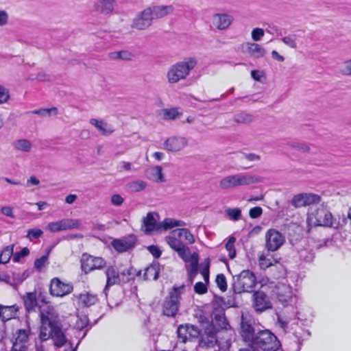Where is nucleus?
Segmentation results:
<instances>
[{
	"instance_id": "obj_9",
	"label": "nucleus",
	"mask_w": 351,
	"mask_h": 351,
	"mask_svg": "<svg viewBox=\"0 0 351 351\" xmlns=\"http://www.w3.org/2000/svg\"><path fill=\"white\" fill-rule=\"evenodd\" d=\"M136 243V236L131 234L121 239H113L111 241V245L119 253H123L133 249Z\"/></svg>"
},
{
	"instance_id": "obj_51",
	"label": "nucleus",
	"mask_w": 351,
	"mask_h": 351,
	"mask_svg": "<svg viewBox=\"0 0 351 351\" xmlns=\"http://www.w3.org/2000/svg\"><path fill=\"white\" fill-rule=\"evenodd\" d=\"M219 186L221 189H230L232 187H236L234 185V181L233 180L232 176H228L221 180L219 182Z\"/></svg>"
},
{
	"instance_id": "obj_27",
	"label": "nucleus",
	"mask_w": 351,
	"mask_h": 351,
	"mask_svg": "<svg viewBox=\"0 0 351 351\" xmlns=\"http://www.w3.org/2000/svg\"><path fill=\"white\" fill-rule=\"evenodd\" d=\"M90 123L95 126L101 134L105 136L112 134L114 131V130L107 123L102 120L99 121L93 118L90 120Z\"/></svg>"
},
{
	"instance_id": "obj_45",
	"label": "nucleus",
	"mask_w": 351,
	"mask_h": 351,
	"mask_svg": "<svg viewBox=\"0 0 351 351\" xmlns=\"http://www.w3.org/2000/svg\"><path fill=\"white\" fill-rule=\"evenodd\" d=\"M151 171H152L153 180L154 181L156 182H165L166 181L160 166H156Z\"/></svg>"
},
{
	"instance_id": "obj_53",
	"label": "nucleus",
	"mask_w": 351,
	"mask_h": 351,
	"mask_svg": "<svg viewBox=\"0 0 351 351\" xmlns=\"http://www.w3.org/2000/svg\"><path fill=\"white\" fill-rule=\"evenodd\" d=\"M158 231L168 230L173 228V219L166 218L162 222L158 223Z\"/></svg>"
},
{
	"instance_id": "obj_7",
	"label": "nucleus",
	"mask_w": 351,
	"mask_h": 351,
	"mask_svg": "<svg viewBox=\"0 0 351 351\" xmlns=\"http://www.w3.org/2000/svg\"><path fill=\"white\" fill-rule=\"evenodd\" d=\"M255 319L250 314L242 313L239 324V333L242 340L250 346L256 336L257 330L254 327Z\"/></svg>"
},
{
	"instance_id": "obj_34",
	"label": "nucleus",
	"mask_w": 351,
	"mask_h": 351,
	"mask_svg": "<svg viewBox=\"0 0 351 351\" xmlns=\"http://www.w3.org/2000/svg\"><path fill=\"white\" fill-rule=\"evenodd\" d=\"M62 230L80 228L81 223L78 219H63L59 221Z\"/></svg>"
},
{
	"instance_id": "obj_56",
	"label": "nucleus",
	"mask_w": 351,
	"mask_h": 351,
	"mask_svg": "<svg viewBox=\"0 0 351 351\" xmlns=\"http://www.w3.org/2000/svg\"><path fill=\"white\" fill-rule=\"evenodd\" d=\"M202 330L197 326L189 324V337L191 339H196L201 335Z\"/></svg>"
},
{
	"instance_id": "obj_20",
	"label": "nucleus",
	"mask_w": 351,
	"mask_h": 351,
	"mask_svg": "<svg viewBox=\"0 0 351 351\" xmlns=\"http://www.w3.org/2000/svg\"><path fill=\"white\" fill-rule=\"evenodd\" d=\"M25 311L28 313L36 311V307L40 306L38 304L37 295L36 291L27 292L22 296Z\"/></svg>"
},
{
	"instance_id": "obj_48",
	"label": "nucleus",
	"mask_w": 351,
	"mask_h": 351,
	"mask_svg": "<svg viewBox=\"0 0 351 351\" xmlns=\"http://www.w3.org/2000/svg\"><path fill=\"white\" fill-rule=\"evenodd\" d=\"M30 252L27 247H24L19 252H13L12 260L15 263H19L21 260L29 254Z\"/></svg>"
},
{
	"instance_id": "obj_54",
	"label": "nucleus",
	"mask_w": 351,
	"mask_h": 351,
	"mask_svg": "<svg viewBox=\"0 0 351 351\" xmlns=\"http://www.w3.org/2000/svg\"><path fill=\"white\" fill-rule=\"evenodd\" d=\"M296 35L291 34L282 38V41L287 46L293 48H297V44L295 42Z\"/></svg>"
},
{
	"instance_id": "obj_30",
	"label": "nucleus",
	"mask_w": 351,
	"mask_h": 351,
	"mask_svg": "<svg viewBox=\"0 0 351 351\" xmlns=\"http://www.w3.org/2000/svg\"><path fill=\"white\" fill-rule=\"evenodd\" d=\"M240 178L241 186L250 185L254 183H258L263 182L264 178L260 176L249 175V174H239Z\"/></svg>"
},
{
	"instance_id": "obj_46",
	"label": "nucleus",
	"mask_w": 351,
	"mask_h": 351,
	"mask_svg": "<svg viewBox=\"0 0 351 351\" xmlns=\"http://www.w3.org/2000/svg\"><path fill=\"white\" fill-rule=\"evenodd\" d=\"M177 333L178 339H181L182 342L186 343L188 340L187 335H189V324L180 325L177 330Z\"/></svg>"
},
{
	"instance_id": "obj_14",
	"label": "nucleus",
	"mask_w": 351,
	"mask_h": 351,
	"mask_svg": "<svg viewBox=\"0 0 351 351\" xmlns=\"http://www.w3.org/2000/svg\"><path fill=\"white\" fill-rule=\"evenodd\" d=\"M253 308L257 313H262L271 308V302L267 294L263 291H253Z\"/></svg>"
},
{
	"instance_id": "obj_40",
	"label": "nucleus",
	"mask_w": 351,
	"mask_h": 351,
	"mask_svg": "<svg viewBox=\"0 0 351 351\" xmlns=\"http://www.w3.org/2000/svg\"><path fill=\"white\" fill-rule=\"evenodd\" d=\"M287 145L302 153H308L311 151L309 145L304 142H289Z\"/></svg>"
},
{
	"instance_id": "obj_64",
	"label": "nucleus",
	"mask_w": 351,
	"mask_h": 351,
	"mask_svg": "<svg viewBox=\"0 0 351 351\" xmlns=\"http://www.w3.org/2000/svg\"><path fill=\"white\" fill-rule=\"evenodd\" d=\"M165 115L168 119L173 120L176 118L178 115V111L177 108L165 109Z\"/></svg>"
},
{
	"instance_id": "obj_31",
	"label": "nucleus",
	"mask_w": 351,
	"mask_h": 351,
	"mask_svg": "<svg viewBox=\"0 0 351 351\" xmlns=\"http://www.w3.org/2000/svg\"><path fill=\"white\" fill-rule=\"evenodd\" d=\"M78 298L84 307H89L95 304L98 300L97 295L88 292L86 294L80 293Z\"/></svg>"
},
{
	"instance_id": "obj_19",
	"label": "nucleus",
	"mask_w": 351,
	"mask_h": 351,
	"mask_svg": "<svg viewBox=\"0 0 351 351\" xmlns=\"http://www.w3.org/2000/svg\"><path fill=\"white\" fill-rule=\"evenodd\" d=\"M161 269H164V266L161 265L158 261H153L149 266L145 267L143 276V280H149L150 277H152L154 280H157L159 278Z\"/></svg>"
},
{
	"instance_id": "obj_15",
	"label": "nucleus",
	"mask_w": 351,
	"mask_h": 351,
	"mask_svg": "<svg viewBox=\"0 0 351 351\" xmlns=\"http://www.w3.org/2000/svg\"><path fill=\"white\" fill-rule=\"evenodd\" d=\"M29 333V327H28V330L19 329L16 331L17 337L13 341L11 351H27V346L25 345V343L28 341Z\"/></svg>"
},
{
	"instance_id": "obj_1",
	"label": "nucleus",
	"mask_w": 351,
	"mask_h": 351,
	"mask_svg": "<svg viewBox=\"0 0 351 351\" xmlns=\"http://www.w3.org/2000/svg\"><path fill=\"white\" fill-rule=\"evenodd\" d=\"M173 11L174 8L171 5L149 6L136 16L131 26L138 30L146 29L152 26L154 20L162 19Z\"/></svg>"
},
{
	"instance_id": "obj_32",
	"label": "nucleus",
	"mask_w": 351,
	"mask_h": 351,
	"mask_svg": "<svg viewBox=\"0 0 351 351\" xmlns=\"http://www.w3.org/2000/svg\"><path fill=\"white\" fill-rule=\"evenodd\" d=\"M247 51L256 58H262L265 54V49L257 43H248Z\"/></svg>"
},
{
	"instance_id": "obj_62",
	"label": "nucleus",
	"mask_w": 351,
	"mask_h": 351,
	"mask_svg": "<svg viewBox=\"0 0 351 351\" xmlns=\"http://www.w3.org/2000/svg\"><path fill=\"white\" fill-rule=\"evenodd\" d=\"M264 36V30L261 28L256 27L252 32V38L254 41H259Z\"/></svg>"
},
{
	"instance_id": "obj_10",
	"label": "nucleus",
	"mask_w": 351,
	"mask_h": 351,
	"mask_svg": "<svg viewBox=\"0 0 351 351\" xmlns=\"http://www.w3.org/2000/svg\"><path fill=\"white\" fill-rule=\"evenodd\" d=\"M73 286L71 283H64L58 278L51 279L49 286V293L55 297H63L71 293Z\"/></svg>"
},
{
	"instance_id": "obj_22",
	"label": "nucleus",
	"mask_w": 351,
	"mask_h": 351,
	"mask_svg": "<svg viewBox=\"0 0 351 351\" xmlns=\"http://www.w3.org/2000/svg\"><path fill=\"white\" fill-rule=\"evenodd\" d=\"M115 0H98L94 5L95 11L101 14H110L112 12Z\"/></svg>"
},
{
	"instance_id": "obj_47",
	"label": "nucleus",
	"mask_w": 351,
	"mask_h": 351,
	"mask_svg": "<svg viewBox=\"0 0 351 351\" xmlns=\"http://www.w3.org/2000/svg\"><path fill=\"white\" fill-rule=\"evenodd\" d=\"M215 282L217 287L222 291L225 292L228 289L227 280L226 276L223 274H219L215 278Z\"/></svg>"
},
{
	"instance_id": "obj_61",
	"label": "nucleus",
	"mask_w": 351,
	"mask_h": 351,
	"mask_svg": "<svg viewBox=\"0 0 351 351\" xmlns=\"http://www.w3.org/2000/svg\"><path fill=\"white\" fill-rule=\"evenodd\" d=\"M263 214V208L261 206L252 208L249 211V215L252 219H257Z\"/></svg>"
},
{
	"instance_id": "obj_57",
	"label": "nucleus",
	"mask_w": 351,
	"mask_h": 351,
	"mask_svg": "<svg viewBox=\"0 0 351 351\" xmlns=\"http://www.w3.org/2000/svg\"><path fill=\"white\" fill-rule=\"evenodd\" d=\"M10 97V96L8 89L3 85H0V104L8 102Z\"/></svg>"
},
{
	"instance_id": "obj_35",
	"label": "nucleus",
	"mask_w": 351,
	"mask_h": 351,
	"mask_svg": "<svg viewBox=\"0 0 351 351\" xmlns=\"http://www.w3.org/2000/svg\"><path fill=\"white\" fill-rule=\"evenodd\" d=\"M109 57L112 60L119 59L129 61L134 57V55L129 51L123 50L110 53Z\"/></svg>"
},
{
	"instance_id": "obj_42",
	"label": "nucleus",
	"mask_w": 351,
	"mask_h": 351,
	"mask_svg": "<svg viewBox=\"0 0 351 351\" xmlns=\"http://www.w3.org/2000/svg\"><path fill=\"white\" fill-rule=\"evenodd\" d=\"M58 108L52 107L51 108H40L31 112L34 114L40 115L42 117H50L51 114L56 115L58 114Z\"/></svg>"
},
{
	"instance_id": "obj_8",
	"label": "nucleus",
	"mask_w": 351,
	"mask_h": 351,
	"mask_svg": "<svg viewBox=\"0 0 351 351\" xmlns=\"http://www.w3.org/2000/svg\"><path fill=\"white\" fill-rule=\"evenodd\" d=\"M81 268L84 274H88L94 269H100L106 265V261L101 257H95L86 253L82 254Z\"/></svg>"
},
{
	"instance_id": "obj_13",
	"label": "nucleus",
	"mask_w": 351,
	"mask_h": 351,
	"mask_svg": "<svg viewBox=\"0 0 351 351\" xmlns=\"http://www.w3.org/2000/svg\"><path fill=\"white\" fill-rule=\"evenodd\" d=\"M166 241L169 245L175 250L178 256L186 263L189 262V258L188 254L190 253L189 247L183 243V241L178 239L173 236H167L166 237Z\"/></svg>"
},
{
	"instance_id": "obj_50",
	"label": "nucleus",
	"mask_w": 351,
	"mask_h": 351,
	"mask_svg": "<svg viewBox=\"0 0 351 351\" xmlns=\"http://www.w3.org/2000/svg\"><path fill=\"white\" fill-rule=\"evenodd\" d=\"M236 278L237 280L232 283L230 292L232 291L234 294H240L243 292H247V289L242 285V283L241 280L238 279V277Z\"/></svg>"
},
{
	"instance_id": "obj_24",
	"label": "nucleus",
	"mask_w": 351,
	"mask_h": 351,
	"mask_svg": "<svg viewBox=\"0 0 351 351\" xmlns=\"http://www.w3.org/2000/svg\"><path fill=\"white\" fill-rule=\"evenodd\" d=\"M107 277V287L121 283V274L114 267H108L106 271Z\"/></svg>"
},
{
	"instance_id": "obj_21",
	"label": "nucleus",
	"mask_w": 351,
	"mask_h": 351,
	"mask_svg": "<svg viewBox=\"0 0 351 351\" xmlns=\"http://www.w3.org/2000/svg\"><path fill=\"white\" fill-rule=\"evenodd\" d=\"M39 317L40 318V322L43 325H48L50 328L51 331L49 333H53L56 331H58L62 329V326L59 322L58 314L55 315V316L52 317H49L48 315H45L44 312L41 311Z\"/></svg>"
},
{
	"instance_id": "obj_25",
	"label": "nucleus",
	"mask_w": 351,
	"mask_h": 351,
	"mask_svg": "<svg viewBox=\"0 0 351 351\" xmlns=\"http://www.w3.org/2000/svg\"><path fill=\"white\" fill-rule=\"evenodd\" d=\"M93 327V325L90 324V320L88 317V315H83L81 316H77V319L75 323V328L79 331H82L85 329V331L82 335V337L80 339H84L88 331Z\"/></svg>"
},
{
	"instance_id": "obj_60",
	"label": "nucleus",
	"mask_w": 351,
	"mask_h": 351,
	"mask_svg": "<svg viewBox=\"0 0 351 351\" xmlns=\"http://www.w3.org/2000/svg\"><path fill=\"white\" fill-rule=\"evenodd\" d=\"M47 255H43L40 258H36L34 261V268L37 271H40L45 266V263L47 261Z\"/></svg>"
},
{
	"instance_id": "obj_17",
	"label": "nucleus",
	"mask_w": 351,
	"mask_h": 351,
	"mask_svg": "<svg viewBox=\"0 0 351 351\" xmlns=\"http://www.w3.org/2000/svg\"><path fill=\"white\" fill-rule=\"evenodd\" d=\"M187 145V140L184 137L171 136L163 143L164 147L171 152H176L184 149Z\"/></svg>"
},
{
	"instance_id": "obj_16",
	"label": "nucleus",
	"mask_w": 351,
	"mask_h": 351,
	"mask_svg": "<svg viewBox=\"0 0 351 351\" xmlns=\"http://www.w3.org/2000/svg\"><path fill=\"white\" fill-rule=\"evenodd\" d=\"M235 277H238L242 285L247 289L248 293H252L253 291L252 289L257 284V280L254 274L249 269L243 270L239 274L233 277L234 280Z\"/></svg>"
},
{
	"instance_id": "obj_11",
	"label": "nucleus",
	"mask_w": 351,
	"mask_h": 351,
	"mask_svg": "<svg viewBox=\"0 0 351 351\" xmlns=\"http://www.w3.org/2000/svg\"><path fill=\"white\" fill-rule=\"evenodd\" d=\"M321 201V197L315 193H302L293 196L291 200V204L295 208L309 206L318 204Z\"/></svg>"
},
{
	"instance_id": "obj_38",
	"label": "nucleus",
	"mask_w": 351,
	"mask_h": 351,
	"mask_svg": "<svg viewBox=\"0 0 351 351\" xmlns=\"http://www.w3.org/2000/svg\"><path fill=\"white\" fill-rule=\"evenodd\" d=\"M136 269L133 267H130L128 269H125L121 271V283H128L130 280H134L135 272Z\"/></svg>"
},
{
	"instance_id": "obj_33",
	"label": "nucleus",
	"mask_w": 351,
	"mask_h": 351,
	"mask_svg": "<svg viewBox=\"0 0 351 351\" xmlns=\"http://www.w3.org/2000/svg\"><path fill=\"white\" fill-rule=\"evenodd\" d=\"M277 298L284 306H287L293 298L290 288H286L284 292L282 291H278Z\"/></svg>"
},
{
	"instance_id": "obj_18",
	"label": "nucleus",
	"mask_w": 351,
	"mask_h": 351,
	"mask_svg": "<svg viewBox=\"0 0 351 351\" xmlns=\"http://www.w3.org/2000/svg\"><path fill=\"white\" fill-rule=\"evenodd\" d=\"M154 215L158 217H159L157 213H154L149 212L143 219L141 229L143 230L144 232L147 235H149L154 230L158 231V223H157Z\"/></svg>"
},
{
	"instance_id": "obj_5",
	"label": "nucleus",
	"mask_w": 351,
	"mask_h": 351,
	"mask_svg": "<svg viewBox=\"0 0 351 351\" xmlns=\"http://www.w3.org/2000/svg\"><path fill=\"white\" fill-rule=\"evenodd\" d=\"M213 321L208 326L204 328V333L209 337L213 339L217 336V332L221 330H229L231 326L225 315V309L221 306L215 307L213 311Z\"/></svg>"
},
{
	"instance_id": "obj_36",
	"label": "nucleus",
	"mask_w": 351,
	"mask_h": 351,
	"mask_svg": "<svg viewBox=\"0 0 351 351\" xmlns=\"http://www.w3.org/2000/svg\"><path fill=\"white\" fill-rule=\"evenodd\" d=\"M210 260L209 258H206L204 263L201 264L199 267V272L202 275L206 284H209L210 282Z\"/></svg>"
},
{
	"instance_id": "obj_55",
	"label": "nucleus",
	"mask_w": 351,
	"mask_h": 351,
	"mask_svg": "<svg viewBox=\"0 0 351 351\" xmlns=\"http://www.w3.org/2000/svg\"><path fill=\"white\" fill-rule=\"evenodd\" d=\"M208 284L203 283L202 282H197L194 285V291L195 293L203 295L207 293L208 291Z\"/></svg>"
},
{
	"instance_id": "obj_2",
	"label": "nucleus",
	"mask_w": 351,
	"mask_h": 351,
	"mask_svg": "<svg viewBox=\"0 0 351 351\" xmlns=\"http://www.w3.org/2000/svg\"><path fill=\"white\" fill-rule=\"evenodd\" d=\"M250 346L254 350L261 348L263 351H278L281 349V343L270 330H258L255 339Z\"/></svg>"
},
{
	"instance_id": "obj_63",
	"label": "nucleus",
	"mask_w": 351,
	"mask_h": 351,
	"mask_svg": "<svg viewBox=\"0 0 351 351\" xmlns=\"http://www.w3.org/2000/svg\"><path fill=\"white\" fill-rule=\"evenodd\" d=\"M198 274V268L191 267L188 269V285H191L193 283L194 279Z\"/></svg>"
},
{
	"instance_id": "obj_12",
	"label": "nucleus",
	"mask_w": 351,
	"mask_h": 351,
	"mask_svg": "<svg viewBox=\"0 0 351 351\" xmlns=\"http://www.w3.org/2000/svg\"><path fill=\"white\" fill-rule=\"evenodd\" d=\"M266 248L274 252L278 250L285 242V237L275 229H269L265 235Z\"/></svg>"
},
{
	"instance_id": "obj_3",
	"label": "nucleus",
	"mask_w": 351,
	"mask_h": 351,
	"mask_svg": "<svg viewBox=\"0 0 351 351\" xmlns=\"http://www.w3.org/2000/svg\"><path fill=\"white\" fill-rule=\"evenodd\" d=\"M308 220L312 221L314 226H324L337 229L340 226L339 221L333 217L326 206L321 205L308 214Z\"/></svg>"
},
{
	"instance_id": "obj_39",
	"label": "nucleus",
	"mask_w": 351,
	"mask_h": 351,
	"mask_svg": "<svg viewBox=\"0 0 351 351\" xmlns=\"http://www.w3.org/2000/svg\"><path fill=\"white\" fill-rule=\"evenodd\" d=\"M13 146L18 150L28 152L31 150L32 144L27 139H20L13 143Z\"/></svg>"
},
{
	"instance_id": "obj_23",
	"label": "nucleus",
	"mask_w": 351,
	"mask_h": 351,
	"mask_svg": "<svg viewBox=\"0 0 351 351\" xmlns=\"http://www.w3.org/2000/svg\"><path fill=\"white\" fill-rule=\"evenodd\" d=\"M232 21V16L226 14H216L213 18V23L219 29L228 28Z\"/></svg>"
},
{
	"instance_id": "obj_59",
	"label": "nucleus",
	"mask_w": 351,
	"mask_h": 351,
	"mask_svg": "<svg viewBox=\"0 0 351 351\" xmlns=\"http://www.w3.org/2000/svg\"><path fill=\"white\" fill-rule=\"evenodd\" d=\"M147 250L154 257V258H158L162 255V250L158 245H151L147 247Z\"/></svg>"
},
{
	"instance_id": "obj_26",
	"label": "nucleus",
	"mask_w": 351,
	"mask_h": 351,
	"mask_svg": "<svg viewBox=\"0 0 351 351\" xmlns=\"http://www.w3.org/2000/svg\"><path fill=\"white\" fill-rule=\"evenodd\" d=\"M19 307L16 304L12 306H3L1 308L3 317H0L2 322H5L12 318H14L16 315V313L19 311Z\"/></svg>"
},
{
	"instance_id": "obj_44",
	"label": "nucleus",
	"mask_w": 351,
	"mask_h": 351,
	"mask_svg": "<svg viewBox=\"0 0 351 351\" xmlns=\"http://www.w3.org/2000/svg\"><path fill=\"white\" fill-rule=\"evenodd\" d=\"M128 188L133 192H139L145 189L147 183L143 180H136L128 184Z\"/></svg>"
},
{
	"instance_id": "obj_28",
	"label": "nucleus",
	"mask_w": 351,
	"mask_h": 351,
	"mask_svg": "<svg viewBox=\"0 0 351 351\" xmlns=\"http://www.w3.org/2000/svg\"><path fill=\"white\" fill-rule=\"evenodd\" d=\"M49 337L54 339L53 345L56 348H62L68 342V339L62 329L53 333H49Z\"/></svg>"
},
{
	"instance_id": "obj_6",
	"label": "nucleus",
	"mask_w": 351,
	"mask_h": 351,
	"mask_svg": "<svg viewBox=\"0 0 351 351\" xmlns=\"http://www.w3.org/2000/svg\"><path fill=\"white\" fill-rule=\"evenodd\" d=\"M185 288L182 285L173 287L169 295L165 298L162 304V315L169 317H174L177 315L180 306L181 293Z\"/></svg>"
},
{
	"instance_id": "obj_41",
	"label": "nucleus",
	"mask_w": 351,
	"mask_h": 351,
	"mask_svg": "<svg viewBox=\"0 0 351 351\" xmlns=\"http://www.w3.org/2000/svg\"><path fill=\"white\" fill-rule=\"evenodd\" d=\"M253 118L252 114L242 112L234 114V121L237 123H247L252 122Z\"/></svg>"
},
{
	"instance_id": "obj_43",
	"label": "nucleus",
	"mask_w": 351,
	"mask_h": 351,
	"mask_svg": "<svg viewBox=\"0 0 351 351\" xmlns=\"http://www.w3.org/2000/svg\"><path fill=\"white\" fill-rule=\"evenodd\" d=\"M300 261L310 263H312L315 258V254L312 250H302L299 252Z\"/></svg>"
},
{
	"instance_id": "obj_52",
	"label": "nucleus",
	"mask_w": 351,
	"mask_h": 351,
	"mask_svg": "<svg viewBox=\"0 0 351 351\" xmlns=\"http://www.w3.org/2000/svg\"><path fill=\"white\" fill-rule=\"evenodd\" d=\"M226 212L233 221H237L241 217V210L239 208H228L226 209Z\"/></svg>"
},
{
	"instance_id": "obj_49",
	"label": "nucleus",
	"mask_w": 351,
	"mask_h": 351,
	"mask_svg": "<svg viewBox=\"0 0 351 351\" xmlns=\"http://www.w3.org/2000/svg\"><path fill=\"white\" fill-rule=\"evenodd\" d=\"M260 261V267L261 269H265L269 267L274 266V263H278V261L274 259L273 257L270 258H267L264 256V255H261L259 258Z\"/></svg>"
},
{
	"instance_id": "obj_37",
	"label": "nucleus",
	"mask_w": 351,
	"mask_h": 351,
	"mask_svg": "<svg viewBox=\"0 0 351 351\" xmlns=\"http://www.w3.org/2000/svg\"><path fill=\"white\" fill-rule=\"evenodd\" d=\"M14 245H10L5 247L0 254V263H8L11 257L13 256Z\"/></svg>"
},
{
	"instance_id": "obj_58",
	"label": "nucleus",
	"mask_w": 351,
	"mask_h": 351,
	"mask_svg": "<svg viewBox=\"0 0 351 351\" xmlns=\"http://www.w3.org/2000/svg\"><path fill=\"white\" fill-rule=\"evenodd\" d=\"M43 234V232L42 230L39 228H32L27 231V237L32 241L33 239H38Z\"/></svg>"
},
{
	"instance_id": "obj_4",
	"label": "nucleus",
	"mask_w": 351,
	"mask_h": 351,
	"mask_svg": "<svg viewBox=\"0 0 351 351\" xmlns=\"http://www.w3.org/2000/svg\"><path fill=\"white\" fill-rule=\"evenodd\" d=\"M195 58H186L184 61L177 62L172 65L167 72L168 82L171 84L176 83L180 80L185 79L190 71L197 65Z\"/></svg>"
},
{
	"instance_id": "obj_29",
	"label": "nucleus",
	"mask_w": 351,
	"mask_h": 351,
	"mask_svg": "<svg viewBox=\"0 0 351 351\" xmlns=\"http://www.w3.org/2000/svg\"><path fill=\"white\" fill-rule=\"evenodd\" d=\"M172 233L177 236L180 239H183L184 241H187L189 244H192L195 242V239L193 235L191 234L190 230L187 228H177L172 231Z\"/></svg>"
}]
</instances>
